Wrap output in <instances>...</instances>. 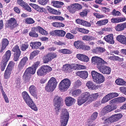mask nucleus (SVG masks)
Wrapping results in <instances>:
<instances>
[{
    "label": "nucleus",
    "instance_id": "13",
    "mask_svg": "<svg viewBox=\"0 0 126 126\" xmlns=\"http://www.w3.org/2000/svg\"><path fill=\"white\" fill-rule=\"evenodd\" d=\"M62 101V98L61 97L57 95L55 96L53 100L54 103V106L56 107V109L59 110Z\"/></svg>",
    "mask_w": 126,
    "mask_h": 126
},
{
    "label": "nucleus",
    "instance_id": "18",
    "mask_svg": "<svg viewBox=\"0 0 126 126\" xmlns=\"http://www.w3.org/2000/svg\"><path fill=\"white\" fill-rule=\"evenodd\" d=\"M122 116L121 114H117L113 115L110 117V123L116 122L120 119Z\"/></svg>",
    "mask_w": 126,
    "mask_h": 126
},
{
    "label": "nucleus",
    "instance_id": "59",
    "mask_svg": "<svg viewBox=\"0 0 126 126\" xmlns=\"http://www.w3.org/2000/svg\"><path fill=\"white\" fill-rule=\"evenodd\" d=\"M109 118L110 117L107 118L106 117H104L102 118L103 120H104V123L106 125H108V124L110 123V122H109Z\"/></svg>",
    "mask_w": 126,
    "mask_h": 126
},
{
    "label": "nucleus",
    "instance_id": "36",
    "mask_svg": "<svg viewBox=\"0 0 126 126\" xmlns=\"http://www.w3.org/2000/svg\"><path fill=\"white\" fill-rule=\"evenodd\" d=\"M118 93H110L106 95L109 100H110L118 96Z\"/></svg>",
    "mask_w": 126,
    "mask_h": 126
},
{
    "label": "nucleus",
    "instance_id": "5",
    "mask_svg": "<svg viewBox=\"0 0 126 126\" xmlns=\"http://www.w3.org/2000/svg\"><path fill=\"white\" fill-rule=\"evenodd\" d=\"M69 114L66 109L62 110L60 116V126H66L68 123L69 118Z\"/></svg>",
    "mask_w": 126,
    "mask_h": 126
},
{
    "label": "nucleus",
    "instance_id": "4",
    "mask_svg": "<svg viewBox=\"0 0 126 126\" xmlns=\"http://www.w3.org/2000/svg\"><path fill=\"white\" fill-rule=\"evenodd\" d=\"M91 74L93 81L97 83H102L105 80V78L102 74L94 70L92 71Z\"/></svg>",
    "mask_w": 126,
    "mask_h": 126
},
{
    "label": "nucleus",
    "instance_id": "8",
    "mask_svg": "<svg viewBox=\"0 0 126 126\" xmlns=\"http://www.w3.org/2000/svg\"><path fill=\"white\" fill-rule=\"evenodd\" d=\"M70 81L67 79L63 80L59 84L60 90L62 91H66L69 88L71 85Z\"/></svg>",
    "mask_w": 126,
    "mask_h": 126
},
{
    "label": "nucleus",
    "instance_id": "2",
    "mask_svg": "<svg viewBox=\"0 0 126 126\" xmlns=\"http://www.w3.org/2000/svg\"><path fill=\"white\" fill-rule=\"evenodd\" d=\"M98 96V93L90 94L88 92H84L78 98V104L79 105H81L87 101L88 102L91 103L94 99H96Z\"/></svg>",
    "mask_w": 126,
    "mask_h": 126
},
{
    "label": "nucleus",
    "instance_id": "15",
    "mask_svg": "<svg viewBox=\"0 0 126 126\" xmlns=\"http://www.w3.org/2000/svg\"><path fill=\"white\" fill-rule=\"evenodd\" d=\"M28 60V59L27 57L25 56L23 57L21 60L18 65V69L19 70H22L24 67L27 63Z\"/></svg>",
    "mask_w": 126,
    "mask_h": 126
},
{
    "label": "nucleus",
    "instance_id": "54",
    "mask_svg": "<svg viewBox=\"0 0 126 126\" xmlns=\"http://www.w3.org/2000/svg\"><path fill=\"white\" fill-rule=\"evenodd\" d=\"M21 53H14V60L15 61L18 60L19 58L20 55Z\"/></svg>",
    "mask_w": 126,
    "mask_h": 126
},
{
    "label": "nucleus",
    "instance_id": "14",
    "mask_svg": "<svg viewBox=\"0 0 126 126\" xmlns=\"http://www.w3.org/2000/svg\"><path fill=\"white\" fill-rule=\"evenodd\" d=\"M18 25L16 19L13 18H11L8 20L6 26L9 28H13L15 27Z\"/></svg>",
    "mask_w": 126,
    "mask_h": 126
},
{
    "label": "nucleus",
    "instance_id": "53",
    "mask_svg": "<svg viewBox=\"0 0 126 126\" xmlns=\"http://www.w3.org/2000/svg\"><path fill=\"white\" fill-rule=\"evenodd\" d=\"M17 3L19 5L23 7L26 3L23 0H17Z\"/></svg>",
    "mask_w": 126,
    "mask_h": 126
},
{
    "label": "nucleus",
    "instance_id": "43",
    "mask_svg": "<svg viewBox=\"0 0 126 126\" xmlns=\"http://www.w3.org/2000/svg\"><path fill=\"white\" fill-rule=\"evenodd\" d=\"M29 45L27 44H23L20 46L21 50L23 51H25L29 47Z\"/></svg>",
    "mask_w": 126,
    "mask_h": 126
},
{
    "label": "nucleus",
    "instance_id": "57",
    "mask_svg": "<svg viewBox=\"0 0 126 126\" xmlns=\"http://www.w3.org/2000/svg\"><path fill=\"white\" fill-rule=\"evenodd\" d=\"M94 15L96 18H101L105 17V16L99 13H94Z\"/></svg>",
    "mask_w": 126,
    "mask_h": 126
},
{
    "label": "nucleus",
    "instance_id": "40",
    "mask_svg": "<svg viewBox=\"0 0 126 126\" xmlns=\"http://www.w3.org/2000/svg\"><path fill=\"white\" fill-rule=\"evenodd\" d=\"M71 68V66L69 64H67L63 65L62 69L63 71L69 72Z\"/></svg>",
    "mask_w": 126,
    "mask_h": 126
},
{
    "label": "nucleus",
    "instance_id": "7",
    "mask_svg": "<svg viewBox=\"0 0 126 126\" xmlns=\"http://www.w3.org/2000/svg\"><path fill=\"white\" fill-rule=\"evenodd\" d=\"M11 54V51L10 50H8L5 52L3 56L0 64V68L2 71L4 70L7 63L10 59Z\"/></svg>",
    "mask_w": 126,
    "mask_h": 126
},
{
    "label": "nucleus",
    "instance_id": "31",
    "mask_svg": "<svg viewBox=\"0 0 126 126\" xmlns=\"http://www.w3.org/2000/svg\"><path fill=\"white\" fill-rule=\"evenodd\" d=\"M30 46L32 49H37L41 45V43L40 42H32L30 43Z\"/></svg>",
    "mask_w": 126,
    "mask_h": 126
},
{
    "label": "nucleus",
    "instance_id": "35",
    "mask_svg": "<svg viewBox=\"0 0 126 126\" xmlns=\"http://www.w3.org/2000/svg\"><path fill=\"white\" fill-rule=\"evenodd\" d=\"M35 28L36 27L32 28L31 31L29 32V34L30 36L32 37H38V34L35 32V31H36Z\"/></svg>",
    "mask_w": 126,
    "mask_h": 126
},
{
    "label": "nucleus",
    "instance_id": "16",
    "mask_svg": "<svg viewBox=\"0 0 126 126\" xmlns=\"http://www.w3.org/2000/svg\"><path fill=\"white\" fill-rule=\"evenodd\" d=\"M9 44V41L6 38L2 39L1 42V49L0 50V53L4 52V50Z\"/></svg>",
    "mask_w": 126,
    "mask_h": 126
},
{
    "label": "nucleus",
    "instance_id": "48",
    "mask_svg": "<svg viewBox=\"0 0 126 126\" xmlns=\"http://www.w3.org/2000/svg\"><path fill=\"white\" fill-rule=\"evenodd\" d=\"M25 22L27 24H32L34 22V21L31 18H27L25 19Z\"/></svg>",
    "mask_w": 126,
    "mask_h": 126
},
{
    "label": "nucleus",
    "instance_id": "50",
    "mask_svg": "<svg viewBox=\"0 0 126 126\" xmlns=\"http://www.w3.org/2000/svg\"><path fill=\"white\" fill-rule=\"evenodd\" d=\"M97 115L98 113L97 112H94L92 115L91 118L89 120H90V121H94L97 118Z\"/></svg>",
    "mask_w": 126,
    "mask_h": 126
},
{
    "label": "nucleus",
    "instance_id": "11",
    "mask_svg": "<svg viewBox=\"0 0 126 126\" xmlns=\"http://www.w3.org/2000/svg\"><path fill=\"white\" fill-rule=\"evenodd\" d=\"M57 55L55 53H49L44 56L43 59V62L46 63L51 61V60L57 57Z\"/></svg>",
    "mask_w": 126,
    "mask_h": 126
},
{
    "label": "nucleus",
    "instance_id": "23",
    "mask_svg": "<svg viewBox=\"0 0 126 126\" xmlns=\"http://www.w3.org/2000/svg\"><path fill=\"white\" fill-rule=\"evenodd\" d=\"M75 99L72 98L71 97H66L65 99V103L67 106H71L75 103Z\"/></svg>",
    "mask_w": 126,
    "mask_h": 126
},
{
    "label": "nucleus",
    "instance_id": "9",
    "mask_svg": "<svg viewBox=\"0 0 126 126\" xmlns=\"http://www.w3.org/2000/svg\"><path fill=\"white\" fill-rule=\"evenodd\" d=\"M35 71V69L32 67H30L26 69L23 76V78L25 79L26 82L29 81L31 74H34Z\"/></svg>",
    "mask_w": 126,
    "mask_h": 126
},
{
    "label": "nucleus",
    "instance_id": "20",
    "mask_svg": "<svg viewBox=\"0 0 126 126\" xmlns=\"http://www.w3.org/2000/svg\"><path fill=\"white\" fill-rule=\"evenodd\" d=\"M76 57L80 61L85 62H88L89 58L87 56L82 54H78L76 55Z\"/></svg>",
    "mask_w": 126,
    "mask_h": 126
},
{
    "label": "nucleus",
    "instance_id": "63",
    "mask_svg": "<svg viewBox=\"0 0 126 126\" xmlns=\"http://www.w3.org/2000/svg\"><path fill=\"white\" fill-rule=\"evenodd\" d=\"M75 6L76 7V9L77 11H78L82 8V6L79 4L78 3H74Z\"/></svg>",
    "mask_w": 126,
    "mask_h": 126
},
{
    "label": "nucleus",
    "instance_id": "64",
    "mask_svg": "<svg viewBox=\"0 0 126 126\" xmlns=\"http://www.w3.org/2000/svg\"><path fill=\"white\" fill-rule=\"evenodd\" d=\"M82 25L86 27H89L91 26V24L90 23L84 20L83 21Z\"/></svg>",
    "mask_w": 126,
    "mask_h": 126
},
{
    "label": "nucleus",
    "instance_id": "41",
    "mask_svg": "<svg viewBox=\"0 0 126 126\" xmlns=\"http://www.w3.org/2000/svg\"><path fill=\"white\" fill-rule=\"evenodd\" d=\"M81 93L80 89H78L73 91L72 93V95L74 97L77 96Z\"/></svg>",
    "mask_w": 126,
    "mask_h": 126
},
{
    "label": "nucleus",
    "instance_id": "21",
    "mask_svg": "<svg viewBox=\"0 0 126 126\" xmlns=\"http://www.w3.org/2000/svg\"><path fill=\"white\" fill-rule=\"evenodd\" d=\"M104 39L107 43L110 44H113L114 42L113 40V34H110L104 37Z\"/></svg>",
    "mask_w": 126,
    "mask_h": 126
},
{
    "label": "nucleus",
    "instance_id": "3",
    "mask_svg": "<svg viewBox=\"0 0 126 126\" xmlns=\"http://www.w3.org/2000/svg\"><path fill=\"white\" fill-rule=\"evenodd\" d=\"M22 97L26 102L31 108L35 111H37V109L30 96L26 91L23 92L22 93Z\"/></svg>",
    "mask_w": 126,
    "mask_h": 126
},
{
    "label": "nucleus",
    "instance_id": "37",
    "mask_svg": "<svg viewBox=\"0 0 126 126\" xmlns=\"http://www.w3.org/2000/svg\"><path fill=\"white\" fill-rule=\"evenodd\" d=\"M75 5V4L74 3L71 4L68 7V9L69 12L71 13H73L77 11Z\"/></svg>",
    "mask_w": 126,
    "mask_h": 126
},
{
    "label": "nucleus",
    "instance_id": "45",
    "mask_svg": "<svg viewBox=\"0 0 126 126\" xmlns=\"http://www.w3.org/2000/svg\"><path fill=\"white\" fill-rule=\"evenodd\" d=\"M39 52V51L38 50H34L30 54V59H33L35 56L38 54Z\"/></svg>",
    "mask_w": 126,
    "mask_h": 126
},
{
    "label": "nucleus",
    "instance_id": "30",
    "mask_svg": "<svg viewBox=\"0 0 126 126\" xmlns=\"http://www.w3.org/2000/svg\"><path fill=\"white\" fill-rule=\"evenodd\" d=\"M115 83L118 85L122 86H126V82L124 81L123 79L118 78L115 81Z\"/></svg>",
    "mask_w": 126,
    "mask_h": 126
},
{
    "label": "nucleus",
    "instance_id": "62",
    "mask_svg": "<svg viewBox=\"0 0 126 126\" xmlns=\"http://www.w3.org/2000/svg\"><path fill=\"white\" fill-rule=\"evenodd\" d=\"M111 22L112 23H117L120 22L119 18H112L111 19Z\"/></svg>",
    "mask_w": 126,
    "mask_h": 126
},
{
    "label": "nucleus",
    "instance_id": "39",
    "mask_svg": "<svg viewBox=\"0 0 126 126\" xmlns=\"http://www.w3.org/2000/svg\"><path fill=\"white\" fill-rule=\"evenodd\" d=\"M82 39L84 40L90 41L92 40H94L95 38L91 35H86L82 37Z\"/></svg>",
    "mask_w": 126,
    "mask_h": 126
},
{
    "label": "nucleus",
    "instance_id": "10",
    "mask_svg": "<svg viewBox=\"0 0 126 126\" xmlns=\"http://www.w3.org/2000/svg\"><path fill=\"white\" fill-rule=\"evenodd\" d=\"M51 70L52 68L48 66L43 65L37 71V74L39 76H42L46 75L47 73L50 71Z\"/></svg>",
    "mask_w": 126,
    "mask_h": 126
},
{
    "label": "nucleus",
    "instance_id": "61",
    "mask_svg": "<svg viewBox=\"0 0 126 126\" xmlns=\"http://www.w3.org/2000/svg\"><path fill=\"white\" fill-rule=\"evenodd\" d=\"M120 91L126 95V87H121L120 88Z\"/></svg>",
    "mask_w": 126,
    "mask_h": 126
},
{
    "label": "nucleus",
    "instance_id": "44",
    "mask_svg": "<svg viewBox=\"0 0 126 126\" xmlns=\"http://www.w3.org/2000/svg\"><path fill=\"white\" fill-rule=\"evenodd\" d=\"M13 51L15 52V53H21V51L19 46L17 45H16L12 49Z\"/></svg>",
    "mask_w": 126,
    "mask_h": 126
},
{
    "label": "nucleus",
    "instance_id": "24",
    "mask_svg": "<svg viewBox=\"0 0 126 126\" xmlns=\"http://www.w3.org/2000/svg\"><path fill=\"white\" fill-rule=\"evenodd\" d=\"M77 75L83 79L87 78L88 76V73L86 71H78L77 73Z\"/></svg>",
    "mask_w": 126,
    "mask_h": 126
},
{
    "label": "nucleus",
    "instance_id": "25",
    "mask_svg": "<svg viewBox=\"0 0 126 126\" xmlns=\"http://www.w3.org/2000/svg\"><path fill=\"white\" fill-rule=\"evenodd\" d=\"M49 13L56 15H60L61 14V12L52 8L49 6H47L46 7Z\"/></svg>",
    "mask_w": 126,
    "mask_h": 126
},
{
    "label": "nucleus",
    "instance_id": "26",
    "mask_svg": "<svg viewBox=\"0 0 126 126\" xmlns=\"http://www.w3.org/2000/svg\"><path fill=\"white\" fill-rule=\"evenodd\" d=\"M116 39L119 42L126 45V38L125 36L119 35L117 36Z\"/></svg>",
    "mask_w": 126,
    "mask_h": 126
},
{
    "label": "nucleus",
    "instance_id": "1",
    "mask_svg": "<svg viewBox=\"0 0 126 126\" xmlns=\"http://www.w3.org/2000/svg\"><path fill=\"white\" fill-rule=\"evenodd\" d=\"M91 60L92 63L96 65L98 69L102 73L106 74H109L110 73L111 68L104 65L107 64V62L97 56H94L92 58Z\"/></svg>",
    "mask_w": 126,
    "mask_h": 126
},
{
    "label": "nucleus",
    "instance_id": "38",
    "mask_svg": "<svg viewBox=\"0 0 126 126\" xmlns=\"http://www.w3.org/2000/svg\"><path fill=\"white\" fill-rule=\"evenodd\" d=\"M108 20L106 19L97 21L96 23V24L99 26H101L106 25L108 23Z\"/></svg>",
    "mask_w": 126,
    "mask_h": 126
},
{
    "label": "nucleus",
    "instance_id": "12",
    "mask_svg": "<svg viewBox=\"0 0 126 126\" xmlns=\"http://www.w3.org/2000/svg\"><path fill=\"white\" fill-rule=\"evenodd\" d=\"M117 107V106L115 105H107L103 109L102 111V113H103V114H105L116 109Z\"/></svg>",
    "mask_w": 126,
    "mask_h": 126
},
{
    "label": "nucleus",
    "instance_id": "19",
    "mask_svg": "<svg viewBox=\"0 0 126 126\" xmlns=\"http://www.w3.org/2000/svg\"><path fill=\"white\" fill-rule=\"evenodd\" d=\"M29 91L33 96L36 98H37V90L36 88L34 86L31 85L29 88Z\"/></svg>",
    "mask_w": 126,
    "mask_h": 126
},
{
    "label": "nucleus",
    "instance_id": "60",
    "mask_svg": "<svg viewBox=\"0 0 126 126\" xmlns=\"http://www.w3.org/2000/svg\"><path fill=\"white\" fill-rule=\"evenodd\" d=\"M25 10L29 12H31L32 11L31 8L29 6L28 4L26 3L25 5L23 7Z\"/></svg>",
    "mask_w": 126,
    "mask_h": 126
},
{
    "label": "nucleus",
    "instance_id": "28",
    "mask_svg": "<svg viewBox=\"0 0 126 126\" xmlns=\"http://www.w3.org/2000/svg\"><path fill=\"white\" fill-rule=\"evenodd\" d=\"M53 33L56 36L61 37H63L65 34V32L62 30H55Z\"/></svg>",
    "mask_w": 126,
    "mask_h": 126
},
{
    "label": "nucleus",
    "instance_id": "42",
    "mask_svg": "<svg viewBox=\"0 0 126 126\" xmlns=\"http://www.w3.org/2000/svg\"><path fill=\"white\" fill-rule=\"evenodd\" d=\"M58 51L60 53L63 54H70L71 53L69 50L66 49H60L58 50Z\"/></svg>",
    "mask_w": 126,
    "mask_h": 126
},
{
    "label": "nucleus",
    "instance_id": "49",
    "mask_svg": "<svg viewBox=\"0 0 126 126\" xmlns=\"http://www.w3.org/2000/svg\"><path fill=\"white\" fill-rule=\"evenodd\" d=\"M78 30L79 32L85 34H87L89 32L88 30L82 28H79L78 29Z\"/></svg>",
    "mask_w": 126,
    "mask_h": 126
},
{
    "label": "nucleus",
    "instance_id": "34",
    "mask_svg": "<svg viewBox=\"0 0 126 126\" xmlns=\"http://www.w3.org/2000/svg\"><path fill=\"white\" fill-rule=\"evenodd\" d=\"M12 71L6 68L4 74V78L5 79H8L10 78Z\"/></svg>",
    "mask_w": 126,
    "mask_h": 126
},
{
    "label": "nucleus",
    "instance_id": "29",
    "mask_svg": "<svg viewBox=\"0 0 126 126\" xmlns=\"http://www.w3.org/2000/svg\"><path fill=\"white\" fill-rule=\"evenodd\" d=\"M126 28V23H125L118 25L115 27V29L117 31H120L123 30Z\"/></svg>",
    "mask_w": 126,
    "mask_h": 126
},
{
    "label": "nucleus",
    "instance_id": "17",
    "mask_svg": "<svg viewBox=\"0 0 126 126\" xmlns=\"http://www.w3.org/2000/svg\"><path fill=\"white\" fill-rule=\"evenodd\" d=\"M86 86L90 90H94L98 89L99 87V85H96L91 81H88L86 83Z\"/></svg>",
    "mask_w": 126,
    "mask_h": 126
},
{
    "label": "nucleus",
    "instance_id": "58",
    "mask_svg": "<svg viewBox=\"0 0 126 126\" xmlns=\"http://www.w3.org/2000/svg\"><path fill=\"white\" fill-rule=\"evenodd\" d=\"M102 10L104 13L106 14H108V13L110 11V10L109 8L106 7H102Z\"/></svg>",
    "mask_w": 126,
    "mask_h": 126
},
{
    "label": "nucleus",
    "instance_id": "22",
    "mask_svg": "<svg viewBox=\"0 0 126 126\" xmlns=\"http://www.w3.org/2000/svg\"><path fill=\"white\" fill-rule=\"evenodd\" d=\"M126 99V98L124 97H119L112 100L110 101V103H121L125 101Z\"/></svg>",
    "mask_w": 126,
    "mask_h": 126
},
{
    "label": "nucleus",
    "instance_id": "32",
    "mask_svg": "<svg viewBox=\"0 0 126 126\" xmlns=\"http://www.w3.org/2000/svg\"><path fill=\"white\" fill-rule=\"evenodd\" d=\"M74 45L77 49H82L83 45V43L81 41H75L74 43Z\"/></svg>",
    "mask_w": 126,
    "mask_h": 126
},
{
    "label": "nucleus",
    "instance_id": "56",
    "mask_svg": "<svg viewBox=\"0 0 126 126\" xmlns=\"http://www.w3.org/2000/svg\"><path fill=\"white\" fill-rule=\"evenodd\" d=\"M111 14L114 16H119L120 14V12L118 11H116L115 9H114L111 13Z\"/></svg>",
    "mask_w": 126,
    "mask_h": 126
},
{
    "label": "nucleus",
    "instance_id": "47",
    "mask_svg": "<svg viewBox=\"0 0 126 126\" xmlns=\"http://www.w3.org/2000/svg\"><path fill=\"white\" fill-rule=\"evenodd\" d=\"M52 24L54 27H63L64 26V24L61 23L54 22Z\"/></svg>",
    "mask_w": 126,
    "mask_h": 126
},
{
    "label": "nucleus",
    "instance_id": "55",
    "mask_svg": "<svg viewBox=\"0 0 126 126\" xmlns=\"http://www.w3.org/2000/svg\"><path fill=\"white\" fill-rule=\"evenodd\" d=\"M81 82L79 80H77L75 83L74 86L76 88H78L81 86Z\"/></svg>",
    "mask_w": 126,
    "mask_h": 126
},
{
    "label": "nucleus",
    "instance_id": "46",
    "mask_svg": "<svg viewBox=\"0 0 126 126\" xmlns=\"http://www.w3.org/2000/svg\"><path fill=\"white\" fill-rule=\"evenodd\" d=\"M15 64V63L14 62L12 61L10 62L7 66L6 68L12 71Z\"/></svg>",
    "mask_w": 126,
    "mask_h": 126
},
{
    "label": "nucleus",
    "instance_id": "6",
    "mask_svg": "<svg viewBox=\"0 0 126 126\" xmlns=\"http://www.w3.org/2000/svg\"><path fill=\"white\" fill-rule=\"evenodd\" d=\"M57 84L56 79L51 77L47 84L45 88L46 90L48 92H52L56 88Z\"/></svg>",
    "mask_w": 126,
    "mask_h": 126
},
{
    "label": "nucleus",
    "instance_id": "33",
    "mask_svg": "<svg viewBox=\"0 0 126 126\" xmlns=\"http://www.w3.org/2000/svg\"><path fill=\"white\" fill-rule=\"evenodd\" d=\"M36 31H38L39 32L43 35H45L47 34V32L42 28L39 26H37L35 28Z\"/></svg>",
    "mask_w": 126,
    "mask_h": 126
},
{
    "label": "nucleus",
    "instance_id": "27",
    "mask_svg": "<svg viewBox=\"0 0 126 126\" xmlns=\"http://www.w3.org/2000/svg\"><path fill=\"white\" fill-rule=\"evenodd\" d=\"M29 5L36 10L40 12L44 11V10H45V9L43 8H41L37 5L35 4L30 3Z\"/></svg>",
    "mask_w": 126,
    "mask_h": 126
},
{
    "label": "nucleus",
    "instance_id": "52",
    "mask_svg": "<svg viewBox=\"0 0 126 126\" xmlns=\"http://www.w3.org/2000/svg\"><path fill=\"white\" fill-rule=\"evenodd\" d=\"M49 1V0H38L39 4L42 5H46L48 2Z\"/></svg>",
    "mask_w": 126,
    "mask_h": 126
},
{
    "label": "nucleus",
    "instance_id": "51",
    "mask_svg": "<svg viewBox=\"0 0 126 126\" xmlns=\"http://www.w3.org/2000/svg\"><path fill=\"white\" fill-rule=\"evenodd\" d=\"M87 12L86 10H83L82 12L79 13L80 16L82 17H84L86 16L87 14Z\"/></svg>",
    "mask_w": 126,
    "mask_h": 126
}]
</instances>
